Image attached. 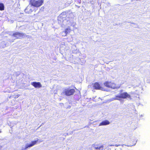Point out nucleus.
Wrapping results in <instances>:
<instances>
[{"label":"nucleus","mask_w":150,"mask_h":150,"mask_svg":"<svg viewBox=\"0 0 150 150\" xmlns=\"http://www.w3.org/2000/svg\"><path fill=\"white\" fill-rule=\"evenodd\" d=\"M25 13H30L33 11V10L32 7L30 6H28L25 10Z\"/></svg>","instance_id":"obj_11"},{"label":"nucleus","mask_w":150,"mask_h":150,"mask_svg":"<svg viewBox=\"0 0 150 150\" xmlns=\"http://www.w3.org/2000/svg\"><path fill=\"white\" fill-rule=\"evenodd\" d=\"M31 85L35 88H40L42 87V85L40 82H33L31 83Z\"/></svg>","instance_id":"obj_10"},{"label":"nucleus","mask_w":150,"mask_h":150,"mask_svg":"<svg viewBox=\"0 0 150 150\" xmlns=\"http://www.w3.org/2000/svg\"><path fill=\"white\" fill-rule=\"evenodd\" d=\"M93 146L94 149L96 150H100L104 148L103 145L100 144H94Z\"/></svg>","instance_id":"obj_9"},{"label":"nucleus","mask_w":150,"mask_h":150,"mask_svg":"<svg viewBox=\"0 0 150 150\" xmlns=\"http://www.w3.org/2000/svg\"><path fill=\"white\" fill-rule=\"evenodd\" d=\"M124 149V147H123V145H122L121 146V148H118L117 149H116L115 150H122Z\"/></svg>","instance_id":"obj_14"},{"label":"nucleus","mask_w":150,"mask_h":150,"mask_svg":"<svg viewBox=\"0 0 150 150\" xmlns=\"http://www.w3.org/2000/svg\"><path fill=\"white\" fill-rule=\"evenodd\" d=\"M1 132V131L0 130V133Z\"/></svg>","instance_id":"obj_17"},{"label":"nucleus","mask_w":150,"mask_h":150,"mask_svg":"<svg viewBox=\"0 0 150 150\" xmlns=\"http://www.w3.org/2000/svg\"><path fill=\"white\" fill-rule=\"evenodd\" d=\"M115 146H120V145H118V144H115Z\"/></svg>","instance_id":"obj_16"},{"label":"nucleus","mask_w":150,"mask_h":150,"mask_svg":"<svg viewBox=\"0 0 150 150\" xmlns=\"http://www.w3.org/2000/svg\"><path fill=\"white\" fill-rule=\"evenodd\" d=\"M71 30L70 27L68 26L67 28L65 29L64 31H63L62 33V34H63L64 33H65V35H62V36L64 37L67 36L68 34H69L71 32Z\"/></svg>","instance_id":"obj_8"},{"label":"nucleus","mask_w":150,"mask_h":150,"mask_svg":"<svg viewBox=\"0 0 150 150\" xmlns=\"http://www.w3.org/2000/svg\"><path fill=\"white\" fill-rule=\"evenodd\" d=\"M4 9V4L2 3H0V10L3 11Z\"/></svg>","instance_id":"obj_13"},{"label":"nucleus","mask_w":150,"mask_h":150,"mask_svg":"<svg viewBox=\"0 0 150 150\" xmlns=\"http://www.w3.org/2000/svg\"><path fill=\"white\" fill-rule=\"evenodd\" d=\"M43 3L42 0H30V4L32 6L36 7H38L41 6Z\"/></svg>","instance_id":"obj_2"},{"label":"nucleus","mask_w":150,"mask_h":150,"mask_svg":"<svg viewBox=\"0 0 150 150\" xmlns=\"http://www.w3.org/2000/svg\"><path fill=\"white\" fill-rule=\"evenodd\" d=\"M103 84L105 86L108 88H110L114 89L117 88L116 84L111 81H105L104 83Z\"/></svg>","instance_id":"obj_5"},{"label":"nucleus","mask_w":150,"mask_h":150,"mask_svg":"<svg viewBox=\"0 0 150 150\" xmlns=\"http://www.w3.org/2000/svg\"><path fill=\"white\" fill-rule=\"evenodd\" d=\"M93 87L94 89L96 90H105L104 88L101 86L98 82H96L92 84Z\"/></svg>","instance_id":"obj_7"},{"label":"nucleus","mask_w":150,"mask_h":150,"mask_svg":"<svg viewBox=\"0 0 150 150\" xmlns=\"http://www.w3.org/2000/svg\"><path fill=\"white\" fill-rule=\"evenodd\" d=\"M12 36L15 39H17L23 38L27 36V35L25 33L21 32H16L13 33Z\"/></svg>","instance_id":"obj_4"},{"label":"nucleus","mask_w":150,"mask_h":150,"mask_svg":"<svg viewBox=\"0 0 150 150\" xmlns=\"http://www.w3.org/2000/svg\"><path fill=\"white\" fill-rule=\"evenodd\" d=\"M127 98L130 99H132L130 95L127 92H125L120 93V95L115 96L114 99L120 100L122 98L126 99Z\"/></svg>","instance_id":"obj_1"},{"label":"nucleus","mask_w":150,"mask_h":150,"mask_svg":"<svg viewBox=\"0 0 150 150\" xmlns=\"http://www.w3.org/2000/svg\"><path fill=\"white\" fill-rule=\"evenodd\" d=\"M41 142L42 141H40L39 139H37L36 140L32 141L31 142L30 144L26 145L25 146V148L23 149L22 150H26L27 148L31 147L36 144L38 142Z\"/></svg>","instance_id":"obj_6"},{"label":"nucleus","mask_w":150,"mask_h":150,"mask_svg":"<svg viewBox=\"0 0 150 150\" xmlns=\"http://www.w3.org/2000/svg\"><path fill=\"white\" fill-rule=\"evenodd\" d=\"M75 92L74 89H65L62 92V94L67 96H69L73 95Z\"/></svg>","instance_id":"obj_3"},{"label":"nucleus","mask_w":150,"mask_h":150,"mask_svg":"<svg viewBox=\"0 0 150 150\" xmlns=\"http://www.w3.org/2000/svg\"><path fill=\"white\" fill-rule=\"evenodd\" d=\"M14 96V97L15 98H17L20 95H13Z\"/></svg>","instance_id":"obj_15"},{"label":"nucleus","mask_w":150,"mask_h":150,"mask_svg":"<svg viewBox=\"0 0 150 150\" xmlns=\"http://www.w3.org/2000/svg\"><path fill=\"white\" fill-rule=\"evenodd\" d=\"M114 146V145H111V146Z\"/></svg>","instance_id":"obj_18"},{"label":"nucleus","mask_w":150,"mask_h":150,"mask_svg":"<svg viewBox=\"0 0 150 150\" xmlns=\"http://www.w3.org/2000/svg\"><path fill=\"white\" fill-rule=\"evenodd\" d=\"M110 124V122L108 120H105L101 122H100L99 125V126H100L106 125H109Z\"/></svg>","instance_id":"obj_12"}]
</instances>
